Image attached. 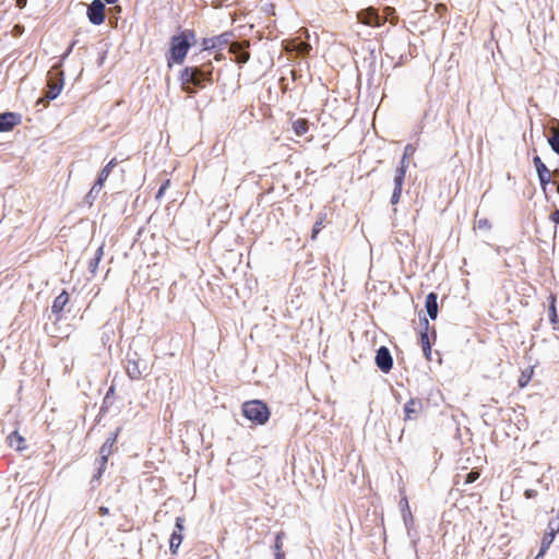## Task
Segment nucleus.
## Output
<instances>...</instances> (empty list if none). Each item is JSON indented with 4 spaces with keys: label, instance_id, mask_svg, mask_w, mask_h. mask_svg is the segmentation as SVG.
<instances>
[{
    "label": "nucleus",
    "instance_id": "obj_39",
    "mask_svg": "<svg viewBox=\"0 0 559 559\" xmlns=\"http://www.w3.org/2000/svg\"><path fill=\"white\" fill-rule=\"evenodd\" d=\"M407 166H408L407 158L402 157L400 166L397 168H403L404 174H406Z\"/></svg>",
    "mask_w": 559,
    "mask_h": 559
},
{
    "label": "nucleus",
    "instance_id": "obj_6",
    "mask_svg": "<svg viewBox=\"0 0 559 559\" xmlns=\"http://www.w3.org/2000/svg\"><path fill=\"white\" fill-rule=\"evenodd\" d=\"M185 519L182 516L176 518L175 528L170 535L169 549L171 554H176L183 539Z\"/></svg>",
    "mask_w": 559,
    "mask_h": 559
},
{
    "label": "nucleus",
    "instance_id": "obj_23",
    "mask_svg": "<svg viewBox=\"0 0 559 559\" xmlns=\"http://www.w3.org/2000/svg\"><path fill=\"white\" fill-rule=\"evenodd\" d=\"M309 129L308 121L306 119H297L293 122V130L297 135H304Z\"/></svg>",
    "mask_w": 559,
    "mask_h": 559
},
{
    "label": "nucleus",
    "instance_id": "obj_16",
    "mask_svg": "<svg viewBox=\"0 0 559 559\" xmlns=\"http://www.w3.org/2000/svg\"><path fill=\"white\" fill-rule=\"evenodd\" d=\"M118 162L116 158H112L99 173L97 178V188L104 187L105 181L110 175L111 170L117 166Z\"/></svg>",
    "mask_w": 559,
    "mask_h": 559
},
{
    "label": "nucleus",
    "instance_id": "obj_37",
    "mask_svg": "<svg viewBox=\"0 0 559 559\" xmlns=\"http://www.w3.org/2000/svg\"><path fill=\"white\" fill-rule=\"evenodd\" d=\"M249 60V53L248 52H241L238 56V62L245 63Z\"/></svg>",
    "mask_w": 559,
    "mask_h": 559
},
{
    "label": "nucleus",
    "instance_id": "obj_4",
    "mask_svg": "<svg viewBox=\"0 0 559 559\" xmlns=\"http://www.w3.org/2000/svg\"><path fill=\"white\" fill-rule=\"evenodd\" d=\"M233 34L229 33V32H225L221 35H217V36H213V37H210V38H203V41H202V49L203 50H221L223 49L224 47L227 46V44L229 43L230 38H231Z\"/></svg>",
    "mask_w": 559,
    "mask_h": 559
},
{
    "label": "nucleus",
    "instance_id": "obj_32",
    "mask_svg": "<svg viewBox=\"0 0 559 559\" xmlns=\"http://www.w3.org/2000/svg\"><path fill=\"white\" fill-rule=\"evenodd\" d=\"M322 224H323L322 219L314 223L313 228H312V234H311L312 239H316L318 234L321 231Z\"/></svg>",
    "mask_w": 559,
    "mask_h": 559
},
{
    "label": "nucleus",
    "instance_id": "obj_35",
    "mask_svg": "<svg viewBox=\"0 0 559 559\" xmlns=\"http://www.w3.org/2000/svg\"><path fill=\"white\" fill-rule=\"evenodd\" d=\"M415 153V147L412 144H407L404 148L403 157L408 158Z\"/></svg>",
    "mask_w": 559,
    "mask_h": 559
},
{
    "label": "nucleus",
    "instance_id": "obj_8",
    "mask_svg": "<svg viewBox=\"0 0 559 559\" xmlns=\"http://www.w3.org/2000/svg\"><path fill=\"white\" fill-rule=\"evenodd\" d=\"M423 412V402L419 399H411L404 405V420H416Z\"/></svg>",
    "mask_w": 559,
    "mask_h": 559
},
{
    "label": "nucleus",
    "instance_id": "obj_2",
    "mask_svg": "<svg viewBox=\"0 0 559 559\" xmlns=\"http://www.w3.org/2000/svg\"><path fill=\"white\" fill-rule=\"evenodd\" d=\"M195 35L192 31H183L179 35L171 37L168 64L170 60L175 63L181 64L188 53L189 48L194 40Z\"/></svg>",
    "mask_w": 559,
    "mask_h": 559
},
{
    "label": "nucleus",
    "instance_id": "obj_45",
    "mask_svg": "<svg viewBox=\"0 0 559 559\" xmlns=\"http://www.w3.org/2000/svg\"><path fill=\"white\" fill-rule=\"evenodd\" d=\"M302 46V50H307L309 48V46L307 44H301Z\"/></svg>",
    "mask_w": 559,
    "mask_h": 559
},
{
    "label": "nucleus",
    "instance_id": "obj_12",
    "mask_svg": "<svg viewBox=\"0 0 559 559\" xmlns=\"http://www.w3.org/2000/svg\"><path fill=\"white\" fill-rule=\"evenodd\" d=\"M405 179V174L403 168H396L394 174V189L391 197V203L396 204L400 201L402 194V188Z\"/></svg>",
    "mask_w": 559,
    "mask_h": 559
},
{
    "label": "nucleus",
    "instance_id": "obj_49",
    "mask_svg": "<svg viewBox=\"0 0 559 559\" xmlns=\"http://www.w3.org/2000/svg\"><path fill=\"white\" fill-rule=\"evenodd\" d=\"M72 50V47H69V49L67 50V55L70 53Z\"/></svg>",
    "mask_w": 559,
    "mask_h": 559
},
{
    "label": "nucleus",
    "instance_id": "obj_46",
    "mask_svg": "<svg viewBox=\"0 0 559 559\" xmlns=\"http://www.w3.org/2000/svg\"><path fill=\"white\" fill-rule=\"evenodd\" d=\"M554 183L557 186V192L559 193V182L554 181Z\"/></svg>",
    "mask_w": 559,
    "mask_h": 559
},
{
    "label": "nucleus",
    "instance_id": "obj_11",
    "mask_svg": "<svg viewBox=\"0 0 559 559\" xmlns=\"http://www.w3.org/2000/svg\"><path fill=\"white\" fill-rule=\"evenodd\" d=\"M118 432L119 429L116 432L111 433V436L107 438V440L100 447L98 463H102V465L107 464L108 457L112 452V447L117 441Z\"/></svg>",
    "mask_w": 559,
    "mask_h": 559
},
{
    "label": "nucleus",
    "instance_id": "obj_41",
    "mask_svg": "<svg viewBox=\"0 0 559 559\" xmlns=\"http://www.w3.org/2000/svg\"><path fill=\"white\" fill-rule=\"evenodd\" d=\"M534 495H535V491H534V490H532V489H527V490L525 491V496H526L527 498H532Z\"/></svg>",
    "mask_w": 559,
    "mask_h": 559
},
{
    "label": "nucleus",
    "instance_id": "obj_44",
    "mask_svg": "<svg viewBox=\"0 0 559 559\" xmlns=\"http://www.w3.org/2000/svg\"><path fill=\"white\" fill-rule=\"evenodd\" d=\"M106 3L108 4H114L116 3L118 0H104Z\"/></svg>",
    "mask_w": 559,
    "mask_h": 559
},
{
    "label": "nucleus",
    "instance_id": "obj_21",
    "mask_svg": "<svg viewBox=\"0 0 559 559\" xmlns=\"http://www.w3.org/2000/svg\"><path fill=\"white\" fill-rule=\"evenodd\" d=\"M400 507L403 515V520L405 525L408 527L409 523L413 521V515L408 506V501L406 497H403L400 501Z\"/></svg>",
    "mask_w": 559,
    "mask_h": 559
},
{
    "label": "nucleus",
    "instance_id": "obj_7",
    "mask_svg": "<svg viewBox=\"0 0 559 559\" xmlns=\"http://www.w3.org/2000/svg\"><path fill=\"white\" fill-rule=\"evenodd\" d=\"M376 365L384 373H388L393 367V358L385 346H381L376 354Z\"/></svg>",
    "mask_w": 559,
    "mask_h": 559
},
{
    "label": "nucleus",
    "instance_id": "obj_5",
    "mask_svg": "<svg viewBox=\"0 0 559 559\" xmlns=\"http://www.w3.org/2000/svg\"><path fill=\"white\" fill-rule=\"evenodd\" d=\"M87 17L93 25H100L105 20V4L102 0H93L87 8Z\"/></svg>",
    "mask_w": 559,
    "mask_h": 559
},
{
    "label": "nucleus",
    "instance_id": "obj_19",
    "mask_svg": "<svg viewBox=\"0 0 559 559\" xmlns=\"http://www.w3.org/2000/svg\"><path fill=\"white\" fill-rule=\"evenodd\" d=\"M8 442L11 448H14L17 451H21L25 448L24 438L20 436L16 431L9 435Z\"/></svg>",
    "mask_w": 559,
    "mask_h": 559
},
{
    "label": "nucleus",
    "instance_id": "obj_40",
    "mask_svg": "<svg viewBox=\"0 0 559 559\" xmlns=\"http://www.w3.org/2000/svg\"><path fill=\"white\" fill-rule=\"evenodd\" d=\"M98 512L100 515L105 516L109 513V509L107 507H100Z\"/></svg>",
    "mask_w": 559,
    "mask_h": 559
},
{
    "label": "nucleus",
    "instance_id": "obj_20",
    "mask_svg": "<svg viewBox=\"0 0 559 559\" xmlns=\"http://www.w3.org/2000/svg\"><path fill=\"white\" fill-rule=\"evenodd\" d=\"M103 255H104V245L102 243L100 246H98V248L96 249L94 258L88 263V271L92 274L96 273L98 264H99Z\"/></svg>",
    "mask_w": 559,
    "mask_h": 559
},
{
    "label": "nucleus",
    "instance_id": "obj_15",
    "mask_svg": "<svg viewBox=\"0 0 559 559\" xmlns=\"http://www.w3.org/2000/svg\"><path fill=\"white\" fill-rule=\"evenodd\" d=\"M425 307L431 320L438 316V296L436 293H429L426 297Z\"/></svg>",
    "mask_w": 559,
    "mask_h": 559
},
{
    "label": "nucleus",
    "instance_id": "obj_9",
    "mask_svg": "<svg viewBox=\"0 0 559 559\" xmlns=\"http://www.w3.org/2000/svg\"><path fill=\"white\" fill-rule=\"evenodd\" d=\"M357 19L360 23L368 26H380L382 21L373 8H367L358 12Z\"/></svg>",
    "mask_w": 559,
    "mask_h": 559
},
{
    "label": "nucleus",
    "instance_id": "obj_42",
    "mask_svg": "<svg viewBox=\"0 0 559 559\" xmlns=\"http://www.w3.org/2000/svg\"><path fill=\"white\" fill-rule=\"evenodd\" d=\"M25 2H26L25 0H17V5L20 8H23L25 5Z\"/></svg>",
    "mask_w": 559,
    "mask_h": 559
},
{
    "label": "nucleus",
    "instance_id": "obj_22",
    "mask_svg": "<svg viewBox=\"0 0 559 559\" xmlns=\"http://www.w3.org/2000/svg\"><path fill=\"white\" fill-rule=\"evenodd\" d=\"M62 86H63L62 81L53 82L52 80H50L49 84H48L49 90L46 94V97L51 100L57 98V96L60 94V92L62 90Z\"/></svg>",
    "mask_w": 559,
    "mask_h": 559
},
{
    "label": "nucleus",
    "instance_id": "obj_36",
    "mask_svg": "<svg viewBox=\"0 0 559 559\" xmlns=\"http://www.w3.org/2000/svg\"><path fill=\"white\" fill-rule=\"evenodd\" d=\"M168 185H169V180H166V181H165V182L159 187V189H158V191H157V193H156V199L160 198V197L164 194V192H165L166 188L168 187Z\"/></svg>",
    "mask_w": 559,
    "mask_h": 559
},
{
    "label": "nucleus",
    "instance_id": "obj_31",
    "mask_svg": "<svg viewBox=\"0 0 559 559\" xmlns=\"http://www.w3.org/2000/svg\"><path fill=\"white\" fill-rule=\"evenodd\" d=\"M282 535L283 533H278L276 535V540H275V549H276V559H281V557L283 556L282 552H281V548H282Z\"/></svg>",
    "mask_w": 559,
    "mask_h": 559
},
{
    "label": "nucleus",
    "instance_id": "obj_34",
    "mask_svg": "<svg viewBox=\"0 0 559 559\" xmlns=\"http://www.w3.org/2000/svg\"><path fill=\"white\" fill-rule=\"evenodd\" d=\"M476 227L478 229H489L490 228V224H489L488 219L481 218V219H478L476 222Z\"/></svg>",
    "mask_w": 559,
    "mask_h": 559
},
{
    "label": "nucleus",
    "instance_id": "obj_10",
    "mask_svg": "<svg viewBox=\"0 0 559 559\" xmlns=\"http://www.w3.org/2000/svg\"><path fill=\"white\" fill-rule=\"evenodd\" d=\"M145 370L146 365L144 361H141L140 359H128L126 371L130 379H140Z\"/></svg>",
    "mask_w": 559,
    "mask_h": 559
},
{
    "label": "nucleus",
    "instance_id": "obj_38",
    "mask_svg": "<svg viewBox=\"0 0 559 559\" xmlns=\"http://www.w3.org/2000/svg\"><path fill=\"white\" fill-rule=\"evenodd\" d=\"M550 219L559 225V210H556L550 214Z\"/></svg>",
    "mask_w": 559,
    "mask_h": 559
},
{
    "label": "nucleus",
    "instance_id": "obj_17",
    "mask_svg": "<svg viewBox=\"0 0 559 559\" xmlns=\"http://www.w3.org/2000/svg\"><path fill=\"white\" fill-rule=\"evenodd\" d=\"M555 536L556 535H554V533H549V532L545 533V535L543 536V539H542L540 549H539L537 556L535 557V559H540L545 556V554L549 549L550 545L552 544Z\"/></svg>",
    "mask_w": 559,
    "mask_h": 559
},
{
    "label": "nucleus",
    "instance_id": "obj_1",
    "mask_svg": "<svg viewBox=\"0 0 559 559\" xmlns=\"http://www.w3.org/2000/svg\"><path fill=\"white\" fill-rule=\"evenodd\" d=\"M213 68L212 62L207 61L201 66L193 64L186 67L180 74L182 88L188 93H194L195 88H203L212 82Z\"/></svg>",
    "mask_w": 559,
    "mask_h": 559
},
{
    "label": "nucleus",
    "instance_id": "obj_13",
    "mask_svg": "<svg viewBox=\"0 0 559 559\" xmlns=\"http://www.w3.org/2000/svg\"><path fill=\"white\" fill-rule=\"evenodd\" d=\"M21 122V116L14 112L0 114V132L11 130Z\"/></svg>",
    "mask_w": 559,
    "mask_h": 559
},
{
    "label": "nucleus",
    "instance_id": "obj_28",
    "mask_svg": "<svg viewBox=\"0 0 559 559\" xmlns=\"http://www.w3.org/2000/svg\"><path fill=\"white\" fill-rule=\"evenodd\" d=\"M105 468H106V465H102V463H99L97 473L91 479V485L93 488L99 483V479H100Z\"/></svg>",
    "mask_w": 559,
    "mask_h": 559
},
{
    "label": "nucleus",
    "instance_id": "obj_18",
    "mask_svg": "<svg viewBox=\"0 0 559 559\" xmlns=\"http://www.w3.org/2000/svg\"><path fill=\"white\" fill-rule=\"evenodd\" d=\"M68 294L66 292H62L61 294H59L53 302H52V306H51V311L53 313H59L63 310L64 306L67 305L68 302Z\"/></svg>",
    "mask_w": 559,
    "mask_h": 559
},
{
    "label": "nucleus",
    "instance_id": "obj_27",
    "mask_svg": "<svg viewBox=\"0 0 559 559\" xmlns=\"http://www.w3.org/2000/svg\"><path fill=\"white\" fill-rule=\"evenodd\" d=\"M533 163H534V166H535V169H536V173H542V171H547L549 170L547 168V166L544 164V162L542 160V158L539 156H534L533 158Z\"/></svg>",
    "mask_w": 559,
    "mask_h": 559
},
{
    "label": "nucleus",
    "instance_id": "obj_47",
    "mask_svg": "<svg viewBox=\"0 0 559 559\" xmlns=\"http://www.w3.org/2000/svg\"><path fill=\"white\" fill-rule=\"evenodd\" d=\"M72 50V47H69V49L67 50V55L70 53Z\"/></svg>",
    "mask_w": 559,
    "mask_h": 559
},
{
    "label": "nucleus",
    "instance_id": "obj_24",
    "mask_svg": "<svg viewBox=\"0 0 559 559\" xmlns=\"http://www.w3.org/2000/svg\"><path fill=\"white\" fill-rule=\"evenodd\" d=\"M537 176L543 191L546 192L547 186L551 181L550 170L538 173Z\"/></svg>",
    "mask_w": 559,
    "mask_h": 559
},
{
    "label": "nucleus",
    "instance_id": "obj_43",
    "mask_svg": "<svg viewBox=\"0 0 559 559\" xmlns=\"http://www.w3.org/2000/svg\"><path fill=\"white\" fill-rule=\"evenodd\" d=\"M554 176L559 177V166L554 170Z\"/></svg>",
    "mask_w": 559,
    "mask_h": 559
},
{
    "label": "nucleus",
    "instance_id": "obj_33",
    "mask_svg": "<svg viewBox=\"0 0 559 559\" xmlns=\"http://www.w3.org/2000/svg\"><path fill=\"white\" fill-rule=\"evenodd\" d=\"M478 477H479V473H478V472H475V471H472V472H469V473L466 475L465 483H466V484H472V483H474Z\"/></svg>",
    "mask_w": 559,
    "mask_h": 559
},
{
    "label": "nucleus",
    "instance_id": "obj_14",
    "mask_svg": "<svg viewBox=\"0 0 559 559\" xmlns=\"http://www.w3.org/2000/svg\"><path fill=\"white\" fill-rule=\"evenodd\" d=\"M420 325L424 328V331L420 333V342L423 346L424 354L427 358H429V355L431 353V345L428 337V328L429 322L426 318H423L420 320Z\"/></svg>",
    "mask_w": 559,
    "mask_h": 559
},
{
    "label": "nucleus",
    "instance_id": "obj_26",
    "mask_svg": "<svg viewBox=\"0 0 559 559\" xmlns=\"http://www.w3.org/2000/svg\"><path fill=\"white\" fill-rule=\"evenodd\" d=\"M549 300H550V305H549V320L551 321V323H556L557 322V311H556V306H555V302H556L555 296L550 295L549 296Z\"/></svg>",
    "mask_w": 559,
    "mask_h": 559
},
{
    "label": "nucleus",
    "instance_id": "obj_48",
    "mask_svg": "<svg viewBox=\"0 0 559 559\" xmlns=\"http://www.w3.org/2000/svg\"><path fill=\"white\" fill-rule=\"evenodd\" d=\"M72 50V47H69V49L67 50V55L70 53Z\"/></svg>",
    "mask_w": 559,
    "mask_h": 559
},
{
    "label": "nucleus",
    "instance_id": "obj_25",
    "mask_svg": "<svg viewBox=\"0 0 559 559\" xmlns=\"http://www.w3.org/2000/svg\"><path fill=\"white\" fill-rule=\"evenodd\" d=\"M533 373H534L533 369H526V370L522 371V373L519 378V386L520 388L526 386L528 384V382L531 381Z\"/></svg>",
    "mask_w": 559,
    "mask_h": 559
},
{
    "label": "nucleus",
    "instance_id": "obj_30",
    "mask_svg": "<svg viewBox=\"0 0 559 559\" xmlns=\"http://www.w3.org/2000/svg\"><path fill=\"white\" fill-rule=\"evenodd\" d=\"M103 187L97 188V181L94 183V186L91 188L90 192L87 193V199L94 200L97 198L99 192L102 191Z\"/></svg>",
    "mask_w": 559,
    "mask_h": 559
},
{
    "label": "nucleus",
    "instance_id": "obj_29",
    "mask_svg": "<svg viewBox=\"0 0 559 559\" xmlns=\"http://www.w3.org/2000/svg\"><path fill=\"white\" fill-rule=\"evenodd\" d=\"M548 143L551 150L559 155V133H556L548 139Z\"/></svg>",
    "mask_w": 559,
    "mask_h": 559
},
{
    "label": "nucleus",
    "instance_id": "obj_3",
    "mask_svg": "<svg viewBox=\"0 0 559 559\" xmlns=\"http://www.w3.org/2000/svg\"><path fill=\"white\" fill-rule=\"evenodd\" d=\"M241 411L242 415L255 425H264L270 418L267 405L260 400L245 402Z\"/></svg>",
    "mask_w": 559,
    "mask_h": 559
}]
</instances>
